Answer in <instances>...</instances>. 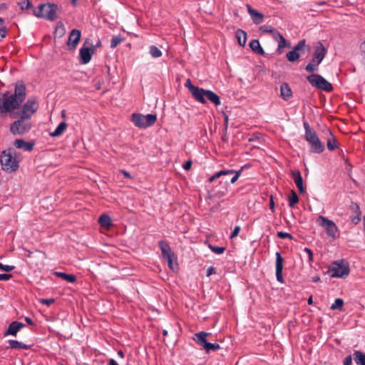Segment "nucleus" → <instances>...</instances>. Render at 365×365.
I'll return each instance as SVG.
<instances>
[{
  "label": "nucleus",
  "instance_id": "obj_1",
  "mask_svg": "<svg viewBox=\"0 0 365 365\" xmlns=\"http://www.w3.org/2000/svg\"><path fill=\"white\" fill-rule=\"evenodd\" d=\"M26 98V86L21 82L16 83L14 93H4L0 98V113H9L16 109Z\"/></svg>",
  "mask_w": 365,
  "mask_h": 365
},
{
  "label": "nucleus",
  "instance_id": "obj_2",
  "mask_svg": "<svg viewBox=\"0 0 365 365\" xmlns=\"http://www.w3.org/2000/svg\"><path fill=\"white\" fill-rule=\"evenodd\" d=\"M304 138L310 145V151L314 153H322L324 150V146L319 140L317 133L310 127L309 124L304 121Z\"/></svg>",
  "mask_w": 365,
  "mask_h": 365
},
{
  "label": "nucleus",
  "instance_id": "obj_3",
  "mask_svg": "<svg viewBox=\"0 0 365 365\" xmlns=\"http://www.w3.org/2000/svg\"><path fill=\"white\" fill-rule=\"evenodd\" d=\"M59 8L56 4L46 3L40 4L34 11V15L38 18H43L48 21H55L58 19Z\"/></svg>",
  "mask_w": 365,
  "mask_h": 365
},
{
  "label": "nucleus",
  "instance_id": "obj_4",
  "mask_svg": "<svg viewBox=\"0 0 365 365\" xmlns=\"http://www.w3.org/2000/svg\"><path fill=\"white\" fill-rule=\"evenodd\" d=\"M0 162L2 169L8 173L16 171L19 168V161L16 158L14 150H9L2 152Z\"/></svg>",
  "mask_w": 365,
  "mask_h": 365
},
{
  "label": "nucleus",
  "instance_id": "obj_5",
  "mask_svg": "<svg viewBox=\"0 0 365 365\" xmlns=\"http://www.w3.org/2000/svg\"><path fill=\"white\" fill-rule=\"evenodd\" d=\"M158 245L161 250L163 258L167 262L168 267L173 271L178 269L177 258L169 244L166 241L160 240L158 242Z\"/></svg>",
  "mask_w": 365,
  "mask_h": 365
},
{
  "label": "nucleus",
  "instance_id": "obj_6",
  "mask_svg": "<svg viewBox=\"0 0 365 365\" xmlns=\"http://www.w3.org/2000/svg\"><path fill=\"white\" fill-rule=\"evenodd\" d=\"M38 108V103L36 98L31 97L24 104L21 110L14 113L11 116L13 118H17V116H22L24 118L31 120V118L34 113L36 112Z\"/></svg>",
  "mask_w": 365,
  "mask_h": 365
},
{
  "label": "nucleus",
  "instance_id": "obj_7",
  "mask_svg": "<svg viewBox=\"0 0 365 365\" xmlns=\"http://www.w3.org/2000/svg\"><path fill=\"white\" fill-rule=\"evenodd\" d=\"M130 120L137 128H147L155 124L157 115L155 114L133 113Z\"/></svg>",
  "mask_w": 365,
  "mask_h": 365
},
{
  "label": "nucleus",
  "instance_id": "obj_8",
  "mask_svg": "<svg viewBox=\"0 0 365 365\" xmlns=\"http://www.w3.org/2000/svg\"><path fill=\"white\" fill-rule=\"evenodd\" d=\"M328 273L331 277H346L349 273L348 263L344 259L334 262L329 266Z\"/></svg>",
  "mask_w": 365,
  "mask_h": 365
},
{
  "label": "nucleus",
  "instance_id": "obj_9",
  "mask_svg": "<svg viewBox=\"0 0 365 365\" xmlns=\"http://www.w3.org/2000/svg\"><path fill=\"white\" fill-rule=\"evenodd\" d=\"M19 119L11 124L10 131L14 135H24L31 128L30 119L19 116Z\"/></svg>",
  "mask_w": 365,
  "mask_h": 365
},
{
  "label": "nucleus",
  "instance_id": "obj_10",
  "mask_svg": "<svg viewBox=\"0 0 365 365\" xmlns=\"http://www.w3.org/2000/svg\"><path fill=\"white\" fill-rule=\"evenodd\" d=\"M309 83L317 89L330 92L333 90L332 85L319 74L312 73L307 77Z\"/></svg>",
  "mask_w": 365,
  "mask_h": 365
},
{
  "label": "nucleus",
  "instance_id": "obj_11",
  "mask_svg": "<svg viewBox=\"0 0 365 365\" xmlns=\"http://www.w3.org/2000/svg\"><path fill=\"white\" fill-rule=\"evenodd\" d=\"M208 334L207 332L200 331L195 334L193 339L198 345L202 346L207 353L220 349V346L218 344L210 343L207 341L206 336Z\"/></svg>",
  "mask_w": 365,
  "mask_h": 365
},
{
  "label": "nucleus",
  "instance_id": "obj_12",
  "mask_svg": "<svg viewBox=\"0 0 365 365\" xmlns=\"http://www.w3.org/2000/svg\"><path fill=\"white\" fill-rule=\"evenodd\" d=\"M306 47V41L304 39L300 40L289 51L286 56L289 61L295 62L300 57L299 51L304 53V48Z\"/></svg>",
  "mask_w": 365,
  "mask_h": 365
},
{
  "label": "nucleus",
  "instance_id": "obj_13",
  "mask_svg": "<svg viewBox=\"0 0 365 365\" xmlns=\"http://www.w3.org/2000/svg\"><path fill=\"white\" fill-rule=\"evenodd\" d=\"M242 173V170H240L238 171H235L234 170H223L217 172L215 175L209 178L208 181L210 182H213L215 180L221 178L222 176H227L230 175L235 174L234 176L230 179V183L233 184L235 183L239 177L240 176Z\"/></svg>",
  "mask_w": 365,
  "mask_h": 365
},
{
  "label": "nucleus",
  "instance_id": "obj_14",
  "mask_svg": "<svg viewBox=\"0 0 365 365\" xmlns=\"http://www.w3.org/2000/svg\"><path fill=\"white\" fill-rule=\"evenodd\" d=\"M320 225L326 230L327 235L331 237H335L338 228L336 224L324 216H319Z\"/></svg>",
  "mask_w": 365,
  "mask_h": 365
},
{
  "label": "nucleus",
  "instance_id": "obj_15",
  "mask_svg": "<svg viewBox=\"0 0 365 365\" xmlns=\"http://www.w3.org/2000/svg\"><path fill=\"white\" fill-rule=\"evenodd\" d=\"M81 32L80 30L76 29L71 30L67 41L68 49L70 51L75 49L81 40Z\"/></svg>",
  "mask_w": 365,
  "mask_h": 365
},
{
  "label": "nucleus",
  "instance_id": "obj_16",
  "mask_svg": "<svg viewBox=\"0 0 365 365\" xmlns=\"http://www.w3.org/2000/svg\"><path fill=\"white\" fill-rule=\"evenodd\" d=\"M94 53V51L92 50V48L83 44L82 47L79 50V56H80V61L82 64H87L89 63L91 60L92 55Z\"/></svg>",
  "mask_w": 365,
  "mask_h": 365
},
{
  "label": "nucleus",
  "instance_id": "obj_17",
  "mask_svg": "<svg viewBox=\"0 0 365 365\" xmlns=\"http://www.w3.org/2000/svg\"><path fill=\"white\" fill-rule=\"evenodd\" d=\"M275 256H276V262H275L276 278L279 282L284 283V278H283V274H282L284 259L279 252H276Z\"/></svg>",
  "mask_w": 365,
  "mask_h": 365
},
{
  "label": "nucleus",
  "instance_id": "obj_18",
  "mask_svg": "<svg viewBox=\"0 0 365 365\" xmlns=\"http://www.w3.org/2000/svg\"><path fill=\"white\" fill-rule=\"evenodd\" d=\"M247 9L254 24L258 25L263 22L264 15L262 13L252 8V6L249 4L247 5Z\"/></svg>",
  "mask_w": 365,
  "mask_h": 365
},
{
  "label": "nucleus",
  "instance_id": "obj_19",
  "mask_svg": "<svg viewBox=\"0 0 365 365\" xmlns=\"http://www.w3.org/2000/svg\"><path fill=\"white\" fill-rule=\"evenodd\" d=\"M327 53V48L321 42H319L314 49L312 58L317 60V62L322 63L326 56Z\"/></svg>",
  "mask_w": 365,
  "mask_h": 365
},
{
  "label": "nucleus",
  "instance_id": "obj_20",
  "mask_svg": "<svg viewBox=\"0 0 365 365\" xmlns=\"http://www.w3.org/2000/svg\"><path fill=\"white\" fill-rule=\"evenodd\" d=\"M292 176L294 179V183L296 186L297 187L299 192L301 194L304 193L305 192V188L303 185V179L301 175V173L299 170H294L292 171Z\"/></svg>",
  "mask_w": 365,
  "mask_h": 365
},
{
  "label": "nucleus",
  "instance_id": "obj_21",
  "mask_svg": "<svg viewBox=\"0 0 365 365\" xmlns=\"http://www.w3.org/2000/svg\"><path fill=\"white\" fill-rule=\"evenodd\" d=\"M24 324L19 322H13L9 325L6 330V331L4 333L5 336L7 335H12L16 336L17 332L21 329L23 327H24Z\"/></svg>",
  "mask_w": 365,
  "mask_h": 365
},
{
  "label": "nucleus",
  "instance_id": "obj_22",
  "mask_svg": "<svg viewBox=\"0 0 365 365\" xmlns=\"http://www.w3.org/2000/svg\"><path fill=\"white\" fill-rule=\"evenodd\" d=\"M207 90L204 88H201L199 87H196L192 92L190 93L192 94V97L198 102L205 104L206 103V99H205V95H206Z\"/></svg>",
  "mask_w": 365,
  "mask_h": 365
},
{
  "label": "nucleus",
  "instance_id": "obj_23",
  "mask_svg": "<svg viewBox=\"0 0 365 365\" xmlns=\"http://www.w3.org/2000/svg\"><path fill=\"white\" fill-rule=\"evenodd\" d=\"M14 145L16 148L30 152L34 149V143L26 142L24 139H17L14 141Z\"/></svg>",
  "mask_w": 365,
  "mask_h": 365
},
{
  "label": "nucleus",
  "instance_id": "obj_24",
  "mask_svg": "<svg viewBox=\"0 0 365 365\" xmlns=\"http://www.w3.org/2000/svg\"><path fill=\"white\" fill-rule=\"evenodd\" d=\"M280 96L287 101L292 96V91L287 83H282L280 86Z\"/></svg>",
  "mask_w": 365,
  "mask_h": 365
},
{
  "label": "nucleus",
  "instance_id": "obj_25",
  "mask_svg": "<svg viewBox=\"0 0 365 365\" xmlns=\"http://www.w3.org/2000/svg\"><path fill=\"white\" fill-rule=\"evenodd\" d=\"M8 343L9 344V346L7 347V349L10 348V349H25V350H28V349H30L31 348V345H27L26 344H24L21 341H16V340H14V339H10V340H8Z\"/></svg>",
  "mask_w": 365,
  "mask_h": 365
},
{
  "label": "nucleus",
  "instance_id": "obj_26",
  "mask_svg": "<svg viewBox=\"0 0 365 365\" xmlns=\"http://www.w3.org/2000/svg\"><path fill=\"white\" fill-rule=\"evenodd\" d=\"M250 48L257 54L263 56L264 55V51L262 48L259 41L257 39L252 40L249 43Z\"/></svg>",
  "mask_w": 365,
  "mask_h": 365
},
{
  "label": "nucleus",
  "instance_id": "obj_27",
  "mask_svg": "<svg viewBox=\"0 0 365 365\" xmlns=\"http://www.w3.org/2000/svg\"><path fill=\"white\" fill-rule=\"evenodd\" d=\"M353 359L357 365H365V353L361 351H354Z\"/></svg>",
  "mask_w": 365,
  "mask_h": 365
},
{
  "label": "nucleus",
  "instance_id": "obj_28",
  "mask_svg": "<svg viewBox=\"0 0 365 365\" xmlns=\"http://www.w3.org/2000/svg\"><path fill=\"white\" fill-rule=\"evenodd\" d=\"M205 98H207V100L215 106H220L221 103L220 97L215 93L210 90H207Z\"/></svg>",
  "mask_w": 365,
  "mask_h": 365
},
{
  "label": "nucleus",
  "instance_id": "obj_29",
  "mask_svg": "<svg viewBox=\"0 0 365 365\" xmlns=\"http://www.w3.org/2000/svg\"><path fill=\"white\" fill-rule=\"evenodd\" d=\"M235 37L238 44L241 46H245L247 40V33L242 29H238L236 31Z\"/></svg>",
  "mask_w": 365,
  "mask_h": 365
},
{
  "label": "nucleus",
  "instance_id": "obj_30",
  "mask_svg": "<svg viewBox=\"0 0 365 365\" xmlns=\"http://www.w3.org/2000/svg\"><path fill=\"white\" fill-rule=\"evenodd\" d=\"M54 275L71 283H73L76 281V277L74 274H69L61 272H55Z\"/></svg>",
  "mask_w": 365,
  "mask_h": 365
},
{
  "label": "nucleus",
  "instance_id": "obj_31",
  "mask_svg": "<svg viewBox=\"0 0 365 365\" xmlns=\"http://www.w3.org/2000/svg\"><path fill=\"white\" fill-rule=\"evenodd\" d=\"M67 128V123L64 121L61 122L53 133H50L51 137H58L63 134Z\"/></svg>",
  "mask_w": 365,
  "mask_h": 365
},
{
  "label": "nucleus",
  "instance_id": "obj_32",
  "mask_svg": "<svg viewBox=\"0 0 365 365\" xmlns=\"http://www.w3.org/2000/svg\"><path fill=\"white\" fill-rule=\"evenodd\" d=\"M328 133H329V137L327 138V148L329 150H334L338 146L337 142H336L335 137L334 136V135L329 130H328Z\"/></svg>",
  "mask_w": 365,
  "mask_h": 365
},
{
  "label": "nucleus",
  "instance_id": "obj_33",
  "mask_svg": "<svg viewBox=\"0 0 365 365\" xmlns=\"http://www.w3.org/2000/svg\"><path fill=\"white\" fill-rule=\"evenodd\" d=\"M98 223L103 227L108 228L112 224L111 218L106 214L101 215L98 218Z\"/></svg>",
  "mask_w": 365,
  "mask_h": 365
},
{
  "label": "nucleus",
  "instance_id": "obj_34",
  "mask_svg": "<svg viewBox=\"0 0 365 365\" xmlns=\"http://www.w3.org/2000/svg\"><path fill=\"white\" fill-rule=\"evenodd\" d=\"M320 63V62H317V60L312 58L311 62L306 66L305 70L309 73L317 71Z\"/></svg>",
  "mask_w": 365,
  "mask_h": 365
},
{
  "label": "nucleus",
  "instance_id": "obj_35",
  "mask_svg": "<svg viewBox=\"0 0 365 365\" xmlns=\"http://www.w3.org/2000/svg\"><path fill=\"white\" fill-rule=\"evenodd\" d=\"M289 206L290 207H294V206L299 202V197L297 196V192L294 190L291 191V194L289 196Z\"/></svg>",
  "mask_w": 365,
  "mask_h": 365
},
{
  "label": "nucleus",
  "instance_id": "obj_36",
  "mask_svg": "<svg viewBox=\"0 0 365 365\" xmlns=\"http://www.w3.org/2000/svg\"><path fill=\"white\" fill-rule=\"evenodd\" d=\"M149 53L155 58H160L163 54L162 51L155 45L150 46Z\"/></svg>",
  "mask_w": 365,
  "mask_h": 365
},
{
  "label": "nucleus",
  "instance_id": "obj_37",
  "mask_svg": "<svg viewBox=\"0 0 365 365\" xmlns=\"http://www.w3.org/2000/svg\"><path fill=\"white\" fill-rule=\"evenodd\" d=\"M123 41V38L121 36H113L110 41V48H115L117 47L122 41Z\"/></svg>",
  "mask_w": 365,
  "mask_h": 365
},
{
  "label": "nucleus",
  "instance_id": "obj_38",
  "mask_svg": "<svg viewBox=\"0 0 365 365\" xmlns=\"http://www.w3.org/2000/svg\"><path fill=\"white\" fill-rule=\"evenodd\" d=\"M343 305H344L343 299L341 298H336L334 300V302L331 304L330 308L332 310H335V309L341 310Z\"/></svg>",
  "mask_w": 365,
  "mask_h": 365
},
{
  "label": "nucleus",
  "instance_id": "obj_39",
  "mask_svg": "<svg viewBox=\"0 0 365 365\" xmlns=\"http://www.w3.org/2000/svg\"><path fill=\"white\" fill-rule=\"evenodd\" d=\"M84 44L90 46L92 50L95 52V51L101 46V41L100 39L98 40L95 45L93 44L92 41L90 38H86L84 41Z\"/></svg>",
  "mask_w": 365,
  "mask_h": 365
},
{
  "label": "nucleus",
  "instance_id": "obj_40",
  "mask_svg": "<svg viewBox=\"0 0 365 365\" xmlns=\"http://www.w3.org/2000/svg\"><path fill=\"white\" fill-rule=\"evenodd\" d=\"M278 48H277V52L278 53H282V49L284 47H287L289 46V43H287V40L284 36H282L281 38H279L278 41Z\"/></svg>",
  "mask_w": 365,
  "mask_h": 365
},
{
  "label": "nucleus",
  "instance_id": "obj_41",
  "mask_svg": "<svg viewBox=\"0 0 365 365\" xmlns=\"http://www.w3.org/2000/svg\"><path fill=\"white\" fill-rule=\"evenodd\" d=\"M209 248L215 254L217 255H221L222 254L225 250V247H217V246H214V245H209Z\"/></svg>",
  "mask_w": 365,
  "mask_h": 365
},
{
  "label": "nucleus",
  "instance_id": "obj_42",
  "mask_svg": "<svg viewBox=\"0 0 365 365\" xmlns=\"http://www.w3.org/2000/svg\"><path fill=\"white\" fill-rule=\"evenodd\" d=\"M274 30H275V29H274L273 27H272L270 26H267V25H263L259 27V31L262 33H269V34H271L272 35L273 32L274 31Z\"/></svg>",
  "mask_w": 365,
  "mask_h": 365
},
{
  "label": "nucleus",
  "instance_id": "obj_43",
  "mask_svg": "<svg viewBox=\"0 0 365 365\" xmlns=\"http://www.w3.org/2000/svg\"><path fill=\"white\" fill-rule=\"evenodd\" d=\"M19 5L20 6L21 10L29 9L32 6V4L29 0H22L19 3Z\"/></svg>",
  "mask_w": 365,
  "mask_h": 365
},
{
  "label": "nucleus",
  "instance_id": "obj_44",
  "mask_svg": "<svg viewBox=\"0 0 365 365\" xmlns=\"http://www.w3.org/2000/svg\"><path fill=\"white\" fill-rule=\"evenodd\" d=\"M277 235L280 239L289 238L290 240H293V236L291 234L288 233V232H282V231H279V232H277Z\"/></svg>",
  "mask_w": 365,
  "mask_h": 365
},
{
  "label": "nucleus",
  "instance_id": "obj_45",
  "mask_svg": "<svg viewBox=\"0 0 365 365\" xmlns=\"http://www.w3.org/2000/svg\"><path fill=\"white\" fill-rule=\"evenodd\" d=\"M56 33H59V36L61 37L65 34V28L62 23H59L56 29Z\"/></svg>",
  "mask_w": 365,
  "mask_h": 365
},
{
  "label": "nucleus",
  "instance_id": "obj_46",
  "mask_svg": "<svg viewBox=\"0 0 365 365\" xmlns=\"http://www.w3.org/2000/svg\"><path fill=\"white\" fill-rule=\"evenodd\" d=\"M304 252L305 253L307 254L308 255V262L309 263L312 262H313V252L311 250V249L308 248V247H304Z\"/></svg>",
  "mask_w": 365,
  "mask_h": 365
},
{
  "label": "nucleus",
  "instance_id": "obj_47",
  "mask_svg": "<svg viewBox=\"0 0 365 365\" xmlns=\"http://www.w3.org/2000/svg\"><path fill=\"white\" fill-rule=\"evenodd\" d=\"M240 230H241L240 226H239V225L235 226L230 236V238L233 239V238L236 237L238 235Z\"/></svg>",
  "mask_w": 365,
  "mask_h": 365
},
{
  "label": "nucleus",
  "instance_id": "obj_48",
  "mask_svg": "<svg viewBox=\"0 0 365 365\" xmlns=\"http://www.w3.org/2000/svg\"><path fill=\"white\" fill-rule=\"evenodd\" d=\"M185 86L186 88H187L190 93L192 92V91H194V89L197 87L192 84V82H191L190 79H189V78L187 79L186 82L185 83Z\"/></svg>",
  "mask_w": 365,
  "mask_h": 365
},
{
  "label": "nucleus",
  "instance_id": "obj_49",
  "mask_svg": "<svg viewBox=\"0 0 365 365\" xmlns=\"http://www.w3.org/2000/svg\"><path fill=\"white\" fill-rule=\"evenodd\" d=\"M7 35V30L5 26L0 27V41Z\"/></svg>",
  "mask_w": 365,
  "mask_h": 365
},
{
  "label": "nucleus",
  "instance_id": "obj_50",
  "mask_svg": "<svg viewBox=\"0 0 365 365\" xmlns=\"http://www.w3.org/2000/svg\"><path fill=\"white\" fill-rule=\"evenodd\" d=\"M227 193V187H224L223 190H220L215 192V195L219 198L224 197Z\"/></svg>",
  "mask_w": 365,
  "mask_h": 365
},
{
  "label": "nucleus",
  "instance_id": "obj_51",
  "mask_svg": "<svg viewBox=\"0 0 365 365\" xmlns=\"http://www.w3.org/2000/svg\"><path fill=\"white\" fill-rule=\"evenodd\" d=\"M14 268H15V267L13 265H8V264H2L1 270L9 272L13 271L14 269Z\"/></svg>",
  "mask_w": 365,
  "mask_h": 365
},
{
  "label": "nucleus",
  "instance_id": "obj_52",
  "mask_svg": "<svg viewBox=\"0 0 365 365\" xmlns=\"http://www.w3.org/2000/svg\"><path fill=\"white\" fill-rule=\"evenodd\" d=\"M352 359L351 355L347 356L343 361V365H352Z\"/></svg>",
  "mask_w": 365,
  "mask_h": 365
},
{
  "label": "nucleus",
  "instance_id": "obj_53",
  "mask_svg": "<svg viewBox=\"0 0 365 365\" xmlns=\"http://www.w3.org/2000/svg\"><path fill=\"white\" fill-rule=\"evenodd\" d=\"M272 37L275 41H278L279 38H281L283 36L277 31L274 30V31L272 34Z\"/></svg>",
  "mask_w": 365,
  "mask_h": 365
},
{
  "label": "nucleus",
  "instance_id": "obj_54",
  "mask_svg": "<svg viewBox=\"0 0 365 365\" xmlns=\"http://www.w3.org/2000/svg\"><path fill=\"white\" fill-rule=\"evenodd\" d=\"M41 304H46L47 306H50L51 304H52L53 302H54V299L51 298V299H42L41 301Z\"/></svg>",
  "mask_w": 365,
  "mask_h": 365
},
{
  "label": "nucleus",
  "instance_id": "obj_55",
  "mask_svg": "<svg viewBox=\"0 0 365 365\" xmlns=\"http://www.w3.org/2000/svg\"><path fill=\"white\" fill-rule=\"evenodd\" d=\"M215 272V268L212 266L207 268L206 271V276L210 277Z\"/></svg>",
  "mask_w": 365,
  "mask_h": 365
},
{
  "label": "nucleus",
  "instance_id": "obj_56",
  "mask_svg": "<svg viewBox=\"0 0 365 365\" xmlns=\"http://www.w3.org/2000/svg\"><path fill=\"white\" fill-rule=\"evenodd\" d=\"M11 278V274H0V280H9Z\"/></svg>",
  "mask_w": 365,
  "mask_h": 365
},
{
  "label": "nucleus",
  "instance_id": "obj_57",
  "mask_svg": "<svg viewBox=\"0 0 365 365\" xmlns=\"http://www.w3.org/2000/svg\"><path fill=\"white\" fill-rule=\"evenodd\" d=\"M360 50L364 58L363 59V63L365 65V41H364L360 46Z\"/></svg>",
  "mask_w": 365,
  "mask_h": 365
},
{
  "label": "nucleus",
  "instance_id": "obj_58",
  "mask_svg": "<svg viewBox=\"0 0 365 365\" xmlns=\"http://www.w3.org/2000/svg\"><path fill=\"white\" fill-rule=\"evenodd\" d=\"M191 165H192V161L191 160H187L186 161L183 165H182V168L185 170H190V168H191Z\"/></svg>",
  "mask_w": 365,
  "mask_h": 365
},
{
  "label": "nucleus",
  "instance_id": "obj_59",
  "mask_svg": "<svg viewBox=\"0 0 365 365\" xmlns=\"http://www.w3.org/2000/svg\"><path fill=\"white\" fill-rule=\"evenodd\" d=\"M269 209L272 210V212L274 211V202L273 197L272 196L270 197Z\"/></svg>",
  "mask_w": 365,
  "mask_h": 365
},
{
  "label": "nucleus",
  "instance_id": "obj_60",
  "mask_svg": "<svg viewBox=\"0 0 365 365\" xmlns=\"http://www.w3.org/2000/svg\"><path fill=\"white\" fill-rule=\"evenodd\" d=\"M121 173L123 174L125 178H132L130 174L128 171L123 170L121 171Z\"/></svg>",
  "mask_w": 365,
  "mask_h": 365
},
{
  "label": "nucleus",
  "instance_id": "obj_61",
  "mask_svg": "<svg viewBox=\"0 0 365 365\" xmlns=\"http://www.w3.org/2000/svg\"><path fill=\"white\" fill-rule=\"evenodd\" d=\"M25 321L30 325L34 324V322L30 317H25Z\"/></svg>",
  "mask_w": 365,
  "mask_h": 365
},
{
  "label": "nucleus",
  "instance_id": "obj_62",
  "mask_svg": "<svg viewBox=\"0 0 365 365\" xmlns=\"http://www.w3.org/2000/svg\"><path fill=\"white\" fill-rule=\"evenodd\" d=\"M222 177H225V176H222ZM220 183L223 182L225 185H227L228 180H227V178H222V180H220Z\"/></svg>",
  "mask_w": 365,
  "mask_h": 365
},
{
  "label": "nucleus",
  "instance_id": "obj_63",
  "mask_svg": "<svg viewBox=\"0 0 365 365\" xmlns=\"http://www.w3.org/2000/svg\"><path fill=\"white\" fill-rule=\"evenodd\" d=\"M109 365H118L115 360L111 359L109 360Z\"/></svg>",
  "mask_w": 365,
  "mask_h": 365
},
{
  "label": "nucleus",
  "instance_id": "obj_64",
  "mask_svg": "<svg viewBox=\"0 0 365 365\" xmlns=\"http://www.w3.org/2000/svg\"><path fill=\"white\" fill-rule=\"evenodd\" d=\"M320 280V277L319 276H314L313 278H312V281L314 282H317Z\"/></svg>",
  "mask_w": 365,
  "mask_h": 365
}]
</instances>
